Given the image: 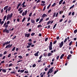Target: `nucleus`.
<instances>
[{
  "mask_svg": "<svg viewBox=\"0 0 77 77\" xmlns=\"http://www.w3.org/2000/svg\"><path fill=\"white\" fill-rule=\"evenodd\" d=\"M10 44H9V45H8L6 46V47H5V49H7L8 48H10Z\"/></svg>",
  "mask_w": 77,
  "mask_h": 77,
  "instance_id": "obj_12",
  "label": "nucleus"
},
{
  "mask_svg": "<svg viewBox=\"0 0 77 77\" xmlns=\"http://www.w3.org/2000/svg\"><path fill=\"white\" fill-rule=\"evenodd\" d=\"M57 42V40H55L53 43V44L54 45Z\"/></svg>",
  "mask_w": 77,
  "mask_h": 77,
  "instance_id": "obj_42",
  "label": "nucleus"
},
{
  "mask_svg": "<svg viewBox=\"0 0 77 77\" xmlns=\"http://www.w3.org/2000/svg\"><path fill=\"white\" fill-rule=\"evenodd\" d=\"M11 9V7H9L8 8V12H9Z\"/></svg>",
  "mask_w": 77,
  "mask_h": 77,
  "instance_id": "obj_24",
  "label": "nucleus"
},
{
  "mask_svg": "<svg viewBox=\"0 0 77 77\" xmlns=\"http://www.w3.org/2000/svg\"><path fill=\"white\" fill-rule=\"evenodd\" d=\"M13 65V64H12V63H10L9 65V67H10L11 66Z\"/></svg>",
  "mask_w": 77,
  "mask_h": 77,
  "instance_id": "obj_46",
  "label": "nucleus"
},
{
  "mask_svg": "<svg viewBox=\"0 0 77 77\" xmlns=\"http://www.w3.org/2000/svg\"><path fill=\"white\" fill-rule=\"evenodd\" d=\"M11 43V41H9V42L8 41H7L6 42V45H8L9 44H10Z\"/></svg>",
  "mask_w": 77,
  "mask_h": 77,
  "instance_id": "obj_20",
  "label": "nucleus"
},
{
  "mask_svg": "<svg viewBox=\"0 0 77 77\" xmlns=\"http://www.w3.org/2000/svg\"><path fill=\"white\" fill-rule=\"evenodd\" d=\"M46 6H45V7H44V8L43 9V11H45L46 9Z\"/></svg>",
  "mask_w": 77,
  "mask_h": 77,
  "instance_id": "obj_49",
  "label": "nucleus"
},
{
  "mask_svg": "<svg viewBox=\"0 0 77 77\" xmlns=\"http://www.w3.org/2000/svg\"><path fill=\"white\" fill-rule=\"evenodd\" d=\"M9 30L7 29V30H6L5 31V32L7 33H9Z\"/></svg>",
  "mask_w": 77,
  "mask_h": 77,
  "instance_id": "obj_27",
  "label": "nucleus"
},
{
  "mask_svg": "<svg viewBox=\"0 0 77 77\" xmlns=\"http://www.w3.org/2000/svg\"><path fill=\"white\" fill-rule=\"evenodd\" d=\"M30 24V23H28L27 24L26 26H28Z\"/></svg>",
  "mask_w": 77,
  "mask_h": 77,
  "instance_id": "obj_55",
  "label": "nucleus"
},
{
  "mask_svg": "<svg viewBox=\"0 0 77 77\" xmlns=\"http://www.w3.org/2000/svg\"><path fill=\"white\" fill-rule=\"evenodd\" d=\"M39 51H37L36 53H35V54H34V55L35 57H38L39 56Z\"/></svg>",
  "mask_w": 77,
  "mask_h": 77,
  "instance_id": "obj_4",
  "label": "nucleus"
},
{
  "mask_svg": "<svg viewBox=\"0 0 77 77\" xmlns=\"http://www.w3.org/2000/svg\"><path fill=\"white\" fill-rule=\"evenodd\" d=\"M7 30V28H5V29L3 30V32H4L5 33V32H6V31Z\"/></svg>",
  "mask_w": 77,
  "mask_h": 77,
  "instance_id": "obj_39",
  "label": "nucleus"
},
{
  "mask_svg": "<svg viewBox=\"0 0 77 77\" xmlns=\"http://www.w3.org/2000/svg\"><path fill=\"white\" fill-rule=\"evenodd\" d=\"M64 54H62L60 57V59H62L64 57Z\"/></svg>",
  "mask_w": 77,
  "mask_h": 77,
  "instance_id": "obj_11",
  "label": "nucleus"
},
{
  "mask_svg": "<svg viewBox=\"0 0 77 77\" xmlns=\"http://www.w3.org/2000/svg\"><path fill=\"white\" fill-rule=\"evenodd\" d=\"M54 67H52L51 69H50L48 71H50V73H51L53 72V69H54Z\"/></svg>",
  "mask_w": 77,
  "mask_h": 77,
  "instance_id": "obj_7",
  "label": "nucleus"
},
{
  "mask_svg": "<svg viewBox=\"0 0 77 77\" xmlns=\"http://www.w3.org/2000/svg\"><path fill=\"white\" fill-rule=\"evenodd\" d=\"M72 41H71L69 43V46H71L72 44Z\"/></svg>",
  "mask_w": 77,
  "mask_h": 77,
  "instance_id": "obj_38",
  "label": "nucleus"
},
{
  "mask_svg": "<svg viewBox=\"0 0 77 77\" xmlns=\"http://www.w3.org/2000/svg\"><path fill=\"white\" fill-rule=\"evenodd\" d=\"M58 70H55L54 72V74H55L57 72H58Z\"/></svg>",
  "mask_w": 77,
  "mask_h": 77,
  "instance_id": "obj_33",
  "label": "nucleus"
},
{
  "mask_svg": "<svg viewBox=\"0 0 77 77\" xmlns=\"http://www.w3.org/2000/svg\"><path fill=\"white\" fill-rule=\"evenodd\" d=\"M51 9L49 10L48 11V13H51Z\"/></svg>",
  "mask_w": 77,
  "mask_h": 77,
  "instance_id": "obj_47",
  "label": "nucleus"
},
{
  "mask_svg": "<svg viewBox=\"0 0 77 77\" xmlns=\"http://www.w3.org/2000/svg\"><path fill=\"white\" fill-rule=\"evenodd\" d=\"M6 45V42H5V43H4V44H3V47H5Z\"/></svg>",
  "mask_w": 77,
  "mask_h": 77,
  "instance_id": "obj_60",
  "label": "nucleus"
},
{
  "mask_svg": "<svg viewBox=\"0 0 77 77\" xmlns=\"http://www.w3.org/2000/svg\"><path fill=\"white\" fill-rule=\"evenodd\" d=\"M56 3H54L52 5L51 7H54V6H56Z\"/></svg>",
  "mask_w": 77,
  "mask_h": 77,
  "instance_id": "obj_25",
  "label": "nucleus"
},
{
  "mask_svg": "<svg viewBox=\"0 0 77 77\" xmlns=\"http://www.w3.org/2000/svg\"><path fill=\"white\" fill-rule=\"evenodd\" d=\"M25 15V12H23L22 14V15L23 16H24Z\"/></svg>",
  "mask_w": 77,
  "mask_h": 77,
  "instance_id": "obj_63",
  "label": "nucleus"
},
{
  "mask_svg": "<svg viewBox=\"0 0 77 77\" xmlns=\"http://www.w3.org/2000/svg\"><path fill=\"white\" fill-rule=\"evenodd\" d=\"M13 14L12 13H11L10 14H8L7 16V20H8L9 19H10L12 18V17L13 15Z\"/></svg>",
  "mask_w": 77,
  "mask_h": 77,
  "instance_id": "obj_1",
  "label": "nucleus"
},
{
  "mask_svg": "<svg viewBox=\"0 0 77 77\" xmlns=\"http://www.w3.org/2000/svg\"><path fill=\"white\" fill-rule=\"evenodd\" d=\"M48 37L46 38H45V41L47 42L48 40Z\"/></svg>",
  "mask_w": 77,
  "mask_h": 77,
  "instance_id": "obj_56",
  "label": "nucleus"
},
{
  "mask_svg": "<svg viewBox=\"0 0 77 77\" xmlns=\"http://www.w3.org/2000/svg\"><path fill=\"white\" fill-rule=\"evenodd\" d=\"M63 0H61L59 2V5H61L62 4L63 2Z\"/></svg>",
  "mask_w": 77,
  "mask_h": 77,
  "instance_id": "obj_14",
  "label": "nucleus"
},
{
  "mask_svg": "<svg viewBox=\"0 0 77 77\" xmlns=\"http://www.w3.org/2000/svg\"><path fill=\"white\" fill-rule=\"evenodd\" d=\"M75 5H73L70 8H69V9L70 10H71L72 8H73V7H74Z\"/></svg>",
  "mask_w": 77,
  "mask_h": 77,
  "instance_id": "obj_30",
  "label": "nucleus"
},
{
  "mask_svg": "<svg viewBox=\"0 0 77 77\" xmlns=\"http://www.w3.org/2000/svg\"><path fill=\"white\" fill-rule=\"evenodd\" d=\"M41 3H42L45 4V1H41Z\"/></svg>",
  "mask_w": 77,
  "mask_h": 77,
  "instance_id": "obj_58",
  "label": "nucleus"
},
{
  "mask_svg": "<svg viewBox=\"0 0 77 77\" xmlns=\"http://www.w3.org/2000/svg\"><path fill=\"white\" fill-rule=\"evenodd\" d=\"M27 44L29 46H31L32 45V42H29L27 43Z\"/></svg>",
  "mask_w": 77,
  "mask_h": 77,
  "instance_id": "obj_18",
  "label": "nucleus"
},
{
  "mask_svg": "<svg viewBox=\"0 0 77 77\" xmlns=\"http://www.w3.org/2000/svg\"><path fill=\"white\" fill-rule=\"evenodd\" d=\"M77 32V29H76L74 30V33L75 34H76V33Z\"/></svg>",
  "mask_w": 77,
  "mask_h": 77,
  "instance_id": "obj_26",
  "label": "nucleus"
},
{
  "mask_svg": "<svg viewBox=\"0 0 77 77\" xmlns=\"http://www.w3.org/2000/svg\"><path fill=\"white\" fill-rule=\"evenodd\" d=\"M59 57H60L59 56V55L57 56L56 57V59L57 60H58L59 59Z\"/></svg>",
  "mask_w": 77,
  "mask_h": 77,
  "instance_id": "obj_53",
  "label": "nucleus"
},
{
  "mask_svg": "<svg viewBox=\"0 0 77 77\" xmlns=\"http://www.w3.org/2000/svg\"><path fill=\"white\" fill-rule=\"evenodd\" d=\"M47 54L46 53H44V54H43V56H45V57H46V56H47Z\"/></svg>",
  "mask_w": 77,
  "mask_h": 77,
  "instance_id": "obj_36",
  "label": "nucleus"
},
{
  "mask_svg": "<svg viewBox=\"0 0 77 77\" xmlns=\"http://www.w3.org/2000/svg\"><path fill=\"white\" fill-rule=\"evenodd\" d=\"M16 48V47H14L13 49H12V51H14Z\"/></svg>",
  "mask_w": 77,
  "mask_h": 77,
  "instance_id": "obj_44",
  "label": "nucleus"
},
{
  "mask_svg": "<svg viewBox=\"0 0 77 77\" xmlns=\"http://www.w3.org/2000/svg\"><path fill=\"white\" fill-rule=\"evenodd\" d=\"M67 38H66L65 39V40L64 41V42L65 43H66V42L67 41Z\"/></svg>",
  "mask_w": 77,
  "mask_h": 77,
  "instance_id": "obj_43",
  "label": "nucleus"
},
{
  "mask_svg": "<svg viewBox=\"0 0 77 77\" xmlns=\"http://www.w3.org/2000/svg\"><path fill=\"white\" fill-rule=\"evenodd\" d=\"M52 53H48V57H50V56H51V55H52Z\"/></svg>",
  "mask_w": 77,
  "mask_h": 77,
  "instance_id": "obj_13",
  "label": "nucleus"
},
{
  "mask_svg": "<svg viewBox=\"0 0 77 77\" xmlns=\"http://www.w3.org/2000/svg\"><path fill=\"white\" fill-rule=\"evenodd\" d=\"M51 4H49V5H48V6L47 8L48 9H49L51 7Z\"/></svg>",
  "mask_w": 77,
  "mask_h": 77,
  "instance_id": "obj_23",
  "label": "nucleus"
},
{
  "mask_svg": "<svg viewBox=\"0 0 77 77\" xmlns=\"http://www.w3.org/2000/svg\"><path fill=\"white\" fill-rule=\"evenodd\" d=\"M11 54H9L8 56V57H10L11 56Z\"/></svg>",
  "mask_w": 77,
  "mask_h": 77,
  "instance_id": "obj_62",
  "label": "nucleus"
},
{
  "mask_svg": "<svg viewBox=\"0 0 77 77\" xmlns=\"http://www.w3.org/2000/svg\"><path fill=\"white\" fill-rule=\"evenodd\" d=\"M39 20L40 19H37L36 20V22L37 23Z\"/></svg>",
  "mask_w": 77,
  "mask_h": 77,
  "instance_id": "obj_57",
  "label": "nucleus"
},
{
  "mask_svg": "<svg viewBox=\"0 0 77 77\" xmlns=\"http://www.w3.org/2000/svg\"><path fill=\"white\" fill-rule=\"evenodd\" d=\"M47 15L46 14H43L42 16V18H44L45 17H47Z\"/></svg>",
  "mask_w": 77,
  "mask_h": 77,
  "instance_id": "obj_8",
  "label": "nucleus"
},
{
  "mask_svg": "<svg viewBox=\"0 0 77 77\" xmlns=\"http://www.w3.org/2000/svg\"><path fill=\"white\" fill-rule=\"evenodd\" d=\"M63 21V19H61L60 20L59 22H62Z\"/></svg>",
  "mask_w": 77,
  "mask_h": 77,
  "instance_id": "obj_61",
  "label": "nucleus"
},
{
  "mask_svg": "<svg viewBox=\"0 0 77 77\" xmlns=\"http://www.w3.org/2000/svg\"><path fill=\"white\" fill-rule=\"evenodd\" d=\"M32 14V12H31L29 13V17H31Z\"/></svg>",
  "mask_w": 77,
  "mask_h": 77,
  "instance_id": "obj_40",
  "label": "nucleus"
},
{
  "mask_svg": "<svg viewBox=\"0 0 77 77\" xmlns=\"http://www.w3.org/2000/svg\"><path fill=\"white\" fill-rule=\"evenodd\" d=\"M26 3L25 2H24L23 3L21 4V6H22V8H25L26 7V5H25V4Z\"/></svg>",
  "mask_w": 77,
  "mask_h": 77,
  "instance_id": "obj_5",
  "label": "nucleus"
},
{
  "mask_svg": "<svg viewBox=\"0 0 77 77\" xmlns=\"http://www.w3.org/2000/svg\"><path fill=\"white\" fill-rule=\"evenodd\" d=\"M30 21L32 23H33V24H35V21L31 19Z\"/></svg>",
  "mask_w": 77,
  "mask_h": 77,
  "instance_id": "obj_9",
  "label": "nucleus"
},
{
  "mask_svg": "<svg viewBox=\"0 0 77 77\" xmlns=\"http://www.w3.org/2000/svg\"><path fill=\"white\" fill-rule=\"evenodd\" d=\"M2 72H3L4 73L6 72V69H2Z\"/></svg>",
  "mask_w": 77,
  "mask_h": 77,
  "instance_id": "obj_21",
  "label": "nucleus"
},
{
  "mask_svg": "<svg viewBox=\"0 0 77 77\" xmlns=\"http://www.w3.org/2000/svg\"><path fill=\"white\" fill-rule=\"evenodd\" d=\"M57 25V23H55V24L54 25V27H53V29H54L55 28V27H56V26Z\"/></svg>",
  "mask_w": 77,
  "mask_h": 77,
  "instance_id": "obj_29",
  "label": "nucleus"
},
{
  "mask_svg": "<svg viewBox=\"0 0 77 77\" xmlns=\"http://www.w3.org/2000/svg\"><path fill=\"white\" fill-rule=\"evenodd\" d=\"M24 73H29V71H25Z\"/></svg>",
  "mask_w": 77,
  "mask_h": 77,
  "instance_id": "obj_54",
  "label": "nucleus"
},
{
  "mask_svg": "<svg viewBox=\"0 0 77 77\" xmlns=\"http://www.w3.org/2000/svg\"><path fill=\"white\" fill-rule=\"evenodd\" d=\"M18 57L19 58H20L19 59V60H20V59H22V58H23V57H22V56H21V55H20V56H18Z\"/></svg>",
  "mask_w": 77,
  "mask_h": 77,
  "instance_id": "obj_31",
  "label": "nucleus"
},
{
  "mask_svg": "<svg viewBox=\"0 0 77 77\" xmlns=\"http://www.w3.org/2000/svg\"><path fill=\"white\" fill-rule=\"evenodd\" d=\"M10 21L9 20L7 21V24L9 25L10 23Z\"/></svg>",
  "mask_w": 77,
  "mask_h": 77,
  "instance_id": "obj_37",
  "label": "nucleus"
},
{
  "mask_svg": "<svg viewBox=\"0 0 77 77\" xmlns=\"http://www.w3.org/2000/svg\"><path fill=\"white\" fill-rule=\"evenodd\" d=\"M35 35V33H34V32H32V33L31 34V35L32 36H34V35Z\"/></svg>",
  "mask_w": 77,
  "mask_h": 77,
  "instance_id": "obj_32",
  "label": "nucleus"
},
{
  "mask_svg": "<svg viewBox=\"0 0 77 77\" xmlns=\"http://www.w3.org/2000/svg\"><path fill=\"white\" fill-rule=\"evenodd\" d=\"M37 27L38 28H39L40 27H42V26L41 25H38Z\"/></svg>",
  "mask_w": 77,
  "mask_h": 77,
  "instance_id": "obj_45",
  "label": "nucleus"
},
{
  "mask_svg": "<svg viewBox=\"0 0 77 77\" xmlns=\"http://www.w3.org/2000/svg\"><path fill=\"white\" fill-rule=\"evenodd\" d=\"M22 9V8H20L18 9V11H20Z\"/></svg>",
  "mask_w": 77,
  "mask_h": 77,
  "instance_id": "obj_52",
  "label": "nucleus"
},
{
  "mask_svg": "<svg viewBox=\"0 0 77 77\" xmlns=\"http://www.w3.org/2000/svg\"><path fill=\"white\" fill-rule=\"evenodd\" d=\"M56 14V12H54V14L53 15V17H54L55 16Z\"/></svg>",
  "mask_w": 77,
  "mask_h": 77,
  "instance_id": "obj_41",
  "label": "nucleus"
},
{
  "mask_svg": "<svg viewBox=\"0 0 77 77\" xmlns=\"http://www.w3.org/2000/svg\"><path fill=\"white\" fill-rule=\"evenodd\" d=\"M30 17H29L28 20H27V22H29L30 21Z\"/></svg>",
  "mask_w": 77,
  "mask_h": 77,
  "instance_id": "obj_48",
  "label": "nucleus"
},
{
  "mask_svg": "<svg viewBox=\"0 0 77 77\" xmlns=\"http://www.w3.org/2000/svg\"><path fill=\"white\" fill-rule=\"evenodd\" d=\"M63 11H60L59 12V14H63Z\"/></svg>",
  "mask_w": 77,
  "mask_h": 77,
  "instance_id": "obj_34",
  "label": "nucleus"
},
{
  "mask_svg": "<svg viewBox=\"0 0 77 77\" xmlns=\"http://www.w3.org/2000/svg\"><path fill=\"white\" fill-rule=\"evenodd\" d=\"M21 3H22V2H21V3H19L18 4V6L20 7L21 5Z\"/></svg>",
  "mask_w": 77,
  "mask_h": 77,
  "instance_id": "obj_51",
  "label": "nucleus"
},
{
  "mask_svg": "<svg viewBox=\"0 0 77 77\" xmlns=\"http://www.w3.org/2000/svg\"><path fill=\"white\" fill-rule=\"evenodd\" d=\"M30 36V34L29 33H26L25 35V37H27V38H29V37Z\"/></svg>",
  "mask_w": 77,
  "mask_h": 77,
  "instance_id": "obj_6",
  "label": "nucleus"
},
{
  "mask_svg": "<svg viewBox=\"0 0 77 77\" xmlns=\"http://www.w3.org/2000/svg\"><path fill=\"white\" fill-rule=\"evenodd\" d=\"M26 17H24L23 18V20H22V22H24L25 21V20H26Z\"/></svg>",
  "mask_w": 77,
  "mask_h": 77,
  "instance_id": "obj_19",
  "label": "nucleus"
},
{
  "mask_svg": "<svg viewBox=\"0 0 77 77\" xmlns=\"http://www.w3.org/2000/svg\"><path fill=\"white\" fill-rule=\"evenodd\" d=\"M52 45H53V42H52L51 41L49 45V50L50 51H51L53 49Z\"/></svg>",
  "mask_w": 77,
  "mask_h": 77,
  "instance_id": "obj_2",
  "label": "nucleus"
},
{
  "mask_svg": "<svg viewBox=\"0 0 77 77\" xmlns=\"http://www.w3.org/2000/svg\"><path fill=\"white\" fill-rule=\"evenodd\" d=\"M64 45V42L63 41H62L60 42V43L59 44V46L60 48H61Z\"/></svg>",
  "mask_w": 77,
  "mask_h": 77,
  "instance_id": "obj_3",
  "label": "nucleus"
},
{
  "mask_svg": "<svg viewBox=\"0 0 77 77\" xmlns=\"http://www.w3.org/2000/svg\"><path fill=\"white\" fill-rule=\"evenodd\" d=\"M7 53V51H5L4 52V55L6 54Z\"/></svg>",
  "mask_w": 77,
  "mask_h": 77,
  "instance_id": "obj_64",
  "label": "nucleus"
},
{
  "mask_svg": "<svg viewBox=\"0 0 77 77\" xmlns=\"http://www.w3.org/2000/svg\"><path fill=\"white\" fill-rule=\"evenodd\" d=\"M43 18H42L41 19H40L39 22V23H41L43 21Z\"/></svg>",
  "mask_w": 77,
  "mask_h": 77,
  "instance_id": "obj_17",
  "label": "nucleus"
},
{
  "mask_svg": "<svg viewBox=\"0 0 77 77\" xmlns=\"http://www.w3.org/2000/svg\"><path fill=\"white\" fill-rule=\"evenodd\" d=\"M41 6H45V4H41Z\"/></svg>",
  "mask_w": 77,
  "mask_h": 77,
  "instance_id": "obj_59",
  "label": "nucleus"
},
{
  "mask_svg": "<svg viewBox=\"0 0 77 77\" xmlns=\"http://www.w3.org/2000/svg\"><path fill=\"white\" fill-rule=\"evenodd\" d=\"M36 66V65L35 64H34L33 65H32V66L33 67H35Z\"/></svg>",
  "mask_w": 77,
  "mask_h": 77,
  "instance_id": "obj_50",
  "label": "nucleus"
},
{
  "mask_svg": "<svg viewBox=\"0 0 77 77\" xmlns=\"http://www.w3.org/2000/svg\"><path fill=\"white\" fill-rule=\"evenodd\" d=\"M24 71H25L24 69L21 70H20V73H23Z\"/></svg>",
  "mask_w": 77,
  "mask_h": 77,
  "instance_id": "obj_22",
  "label": "nucleus"
},
{
  "mask_svg": "<svg viewBox=\"0 0 77 77\" xmlns=\"http://www.w3.org/2000/svg\"><path fill=\"white\" fill-rule=\"evenodd\" d=\"M51 20L48 21L47 23V25H49L50 24V23H51Z\"/></svg>",
  "mask_w": 77,
  "mask_h": 77,
  "instance_id": "obj_28",
  "label": "nucleus"
},
{
  "mask_svg": "<svg viewBox=\"0 0 77 77\" xmlns=\"http://www.w3.org/2000/svg\"><path fill=\"white\" fill-rule=\"evenodd\" d=\"M27 13V11L26 10L24 12L25 15H26Z\"/></svg>",
  "mask_w": 77,
  "mask_h": 77,
  "instance_id": "obj_35",
  "label": "nucleus"
},
{
  "mask_svg": "<svg viewBox=\"0 0 77 77\" xmlns=\"http://www.w3.org/2000/svg\"><path fill=\"white\" fill-rule=\"evenodd\" d=\"M6 17H7L6 15L4 16V19H3V21H5V20L6 19Z\"/></svg>",
  "mask_w": 77,
  "mask_h": 77,
  "instance_id": "obj_16",
  "label": "nucleus"
},
{
  "mask_svg": "<svg viewBox=\"0 0 77 77\" xmlns=\"http://www.w3.org/2000/svg\"><path fill=\"white\" fill-rule=\"evenodd\" d=\"M51 73V72L48 71L47 73V75H48V77H50V75L49 74L50 73Z\"/></svg>",
  "mask_w": 77,
  "mask_h": 77,
  "instance_id": "obj_15",
  "label": "nucleus"
},
{
  "mask_svg": "<svg viewBox=\"0 0 77 77\" xmlns=\"http://www.w3.org/2000/svg\"><path fill=\"white\" fill-rule=\"evenodd\" d=\"M8 6H5V7L4 8V10H8Z\"/></svg>",
  "mask_w": 77,
  "mask_h": 77,
  "instance_id": "obj_10",
  "label": "nucleus"
}]
</instances>
